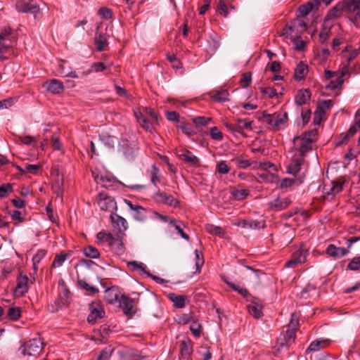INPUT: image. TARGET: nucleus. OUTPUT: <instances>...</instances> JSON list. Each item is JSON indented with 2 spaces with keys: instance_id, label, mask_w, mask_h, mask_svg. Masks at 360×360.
Instances as JSON below:
<instances>
[{
  "instance_id": "1",
  "label": "nucleus",
  "mask_w": 360,
  "mask_h": 360,
  "mask_svg": "<svg viewBox=\"0 0 360 360\" xmlns=\"http://www.w3.org/2000/svg\"><path fill=\"white\" fill-rule=\"evenodd\" d=\"M359 6H360L359 0H344L342 1H340L328 11L324 20L326 22L330 20L338 18L344 10L356 12V8H358Z\"/></svg>"
},
{
  "instance_id": "2",
  "label": "nucleus",
  "mask_w": 360,
  "mask_h": 360,
  "mask_svg": "<svg viewBox=\"0 0 360 360\" xmlns=\"http://www.w3.org/2000/svg\"><path fill=\"white\" fill-rule=\"evenodd\" d=\"M260 120L266 122L267 124L271 126L274 129L278 130L282 124L287 122L288 113L284 112L283 113L275 112L272 115L267 113L266 111L262 112V117L259 118Z\"/></svg>"
},
{
  "instance_id": "3",
  "label": "nucleus",
  "mask_w": 360,
  "mask_h": 360,
  "mask_svg": "<svg viewBox=\"0 0 360 360\" xmlns=\"http://www.w3.org/2000/svg\"><path fill=\"white\" fill-rule=\"evenodd\" d=\"M253 121H249L245 119H236L234 123L224 122V124L226 128L233 134L238 133L243 137H248V135L244 132V129L252 130Z\"/></svg>"
},
{
  "instance_id": "4",
  "label": "nucleus",
  "mask_w": 360,
  "mask_h": 360,
  "mask_svg": "<svg viewBox=\"0 0 360 360\" xmlns=\"http://www.w3.org/2000/svg\"><path fill=\"white\" fill-rule=\"evenodd\" d=\"M137 301L122 294L119 300V307L122 309L125 316L131 319L137 312Z\"/></svg>"
},
{
  "instance_id": "5",
  "label": "nucleus",
  "mask_w": 360,
  "mask_h": 360,
  "mask_svg": "<svg viewBox=\"0 0 360 360\" xmlns=\"http://www.w3.org/2000/svg\"><path fill=\"white\" fill-rule=\"evenodd\" d=\"M20 349L23 355L37 357L42 352L43 344L39 339L33 338L22 344Z\"/></svg>"
},
{
  "instance_id": "6",
  "label": "nucleus",
  "mask_w": 360,
  "mask_h": 360,
  "mask_svg": "<svg viewBox=\"0 0 360 360\" xmlns=\"http://www.w3.org/2000/svg\"><path fill=\"white\" fill-rule=\"evenodd\" d=\"M89 309L90 313L87 316V321L91 324H95L97 319H101L105 316V311L100 300L92 301L89 305Z\"/></svg>"
},
{
  "instance_id": "7",
  "label": "nucleus",
  "mask_w": 360,
  "mask_h": 360,
  "mask_svg": "<svg viewBox=\"0 0 360 360\" xmlns=\"http://www.w3.org/2000/svg\"><path fill=\"white\" fill-rule=\"evenodd\" d=\"M98 205L101 210L110 212L111 214L117 210V203L114 198L101 192L98 194Z\"/></svg>"
},
{
  "instance_id": "8",
  "label": "nucleus",
  "mask_w": 360,
  "mask_h": 360,
  "mask_svg": "<svg viewBox=\"0 0 360 360\" xmlns=\"http://www.w3.org/2000/svg\"><path fill=\"white\" fill-rule=\"evenodd\" d=\"M308 255L309 251L307 249L300 248L292 253L290 259L285 262V266L295 268L298 264L304 263Z\"/></svg>"
},
{
  "instance_id": "9",
  "label": "nucleus",
  "mask_w": 360,
  "mask_h": 360,
  "mask_svg": "<svg viewBox=\"0 0 360 360\" xmlns=\"http://www.w3.org/2000/svg\"><path fill=\"white\" fill-rule=\"evenodd\" d=\"M96 238L100 243H107L112 248L117 246L118 250H122L124 248L122 241L118 238H115L110 233L100 231L97 233Z\"/></svg>"
},
{
  "instance_id": "10",
  "label": "nucleus",
  "mask_w": 360,
  "mask_h": 360,
  "mask_svg": "<svg viewBox=\"0 0 360 360\" xmlns=\"http://www.w3.org/2000/svg\"><path fill=\"white\" fill-rule=\"evenodd\" d=\"M124 202L134 212L133 217L139 221H144L147 219L148 210L139 205L133 204L131 201L124 199Z\"/></svg>"
},
{
  "instance_id": "11",
  "label": "nucleus",
  "mask_w": 360,
  "mask_h": 360,
  "mask_svg": "<svg viewBox=\"0 0 360 360\" xmlns=\"http://www.w3.org/2000/svg\"><path fill=\"white\" fill-rule=\"evenodd\" d=\"M42 87L53 94H60L65 90L63 83L56 79L46 81L43 83Z\"/></svg>"
},
{
  "instance_id": "12",
  "label": "nucleus",
  "mask_w": 360,
  "mask_h": 360,
  "mask_svg": "<svg viewBox=\"0 0 360 360\" xmlns=\"http://www.w3.org/2000/svg\"><path fill=\"white\" fill-rule=\"evenodd\" d=\"M356 132L357 127L352 125L346 132L335 136L334 139L335 147H339L343 144H347L349 142V139L353 137Z\"/></svg>"
},
{
  "instance_id": "13",
  "label": "nucleus",
  "mask_w": 360,
  "mask_h": 360,
  "mask_svg": "<svg viewBox=\"0 0 360 360\" xmlns=\"http://www.w3.org/2000/svg\"><path fill=\"white\" fill-rule=\"evenodd\" d=\"M291 203L292 201L288 198H281L278 197L269 202L268 206L271 211L280 212L288 208Z\"/></svg>"
},
{
  "instance_id": "14",
  "label": "nucleus",
  "mask_w": 360,
  "mask_h": 360,
  "mask_svg": "<svg viewBox=\"0 0 360 360\" xmlns=\"http://www.w3.org/2000/svg\"><path fill=\"white\" fill-rule=\"evenodd\" d=\"M121 295L117 286H112L105 290L104 300L107 303L112 304L117 302H119Z\"/></svg>"
},
{
  "instance_id": "15",
  "label": "nucleus",
  "mask_w": 360,
  "mask_h": 360,
  "mask_svg": "<svg viewBox=\"0 0 360 360\" xmlns=\"http://www.w3.org/2000/svg\"><path fill=\"white\" fill-rule=\"evenodd\" d=\"M71 301V292L66 286L63 288L61 292H60L58 298L55 301V305L56 310L63 308V307H68Z\"/></svg>"
},
{
  "instance_id": "16",
  "label": "nucleus",
  "mask_w": 360,
  "mask_h": 360,
  "mask_svg": "<svg viewBox=\"0 0 360 360\" xmlns=\"http://www.w3.org/2000/svg\"><path fill=\"white\" fill-rule=\"evenodd\" d=\"M237 226L242 227L244 229H259L264 228L265 221L253 220L250 219H240L237 223L235 224Z\"/></svg>"
},
{
  "instance_id": "17",
  "label": "nucleus",
  "mask_w": 360,
  "mask_h": 360,
  "mask_svg": "<svg viewBox=\"0 0 360 360\" xmlns=\"http://www.w3.org/2000/svg\"><path fill=\"white\" fill-rule=\"evenodd\" d=\"M110 218L112 226L117 229L120 233H122L127 229L128 226L126 219L124 217L117 214L115 212L110 214Z\"/></svg>"
},
{
  "instance_id": "18",
  "label": "nucleus",
  "mask_w": 360,
  "mask_h": 360,
  "mask_svg": "<svg viewBox=\"0 0 360 360\" xmlns=\"http://www.w3.org/2000/svg\"><path fill=\"white\" fill-rule=\"evenodd\" d=\"M180 354L184 359L188 360L193 353V342L186 338L180 342Z\"/></svg>"
},
{
  "instance_id": "19",
  "label": "nucleus",
  "mask_w": 360,
  "mask_h": 360,
  "mask_svg": "<svg viewBox=\"0 0 360 360\" xmlns=\"http://www.w3.org/2000/svg\"><path fill=\"white\" fill-rule=\"evenodd\" d=\"M298 141H300V143L296 150H297L300 155L303 157L307 153L312 150L314 140L311 138L300 137L298 139Z\"/></svg>"
},
{
  "instance_id": "20",
  "label": "nucleus",
  "mask_w": 360,
  "mask_h": 360,
  "mask_svg": "<svg viewBox=\"0 0 360 360\" xmlns=\"http://www.w3.org/2000/svg\"><path fill=\"white\" fill-rule=\"evenodd\" d=\"M326 252L330 257L338 259L345 256L349 252V250L345 248H338L333 244H330L327 247Z\"/></svg>"
},
{
  "instance_id": "21",
  "label": "nucleus",
  "mask_w": 360,
  "mask_h": 360,
  "mask_svg": "<svg viewBox=\"0 0 360 360\" xmlns=\"http://www.w3.org/2000/svg\"><path fill=\"white\" fill-rule=\"evenodd\" d=\"M311 91L309 89H300L295 96V103L297 106H302L311 99Z\"/></svg>"
},
{
  "instance_id": "22",
  "label": "nucleus",
  "mask_w": 360,
  "mask_h": 360,
  "mask_svg": "<svg viewBox=\"0 0 360 360\" xmlns=\"http://www.w3.org/2000/svg\"><path fill=\"white\" fill-rule=\"evenodd\" d=\"M28 277L27 276H21L18 278V283L15 289V294L18 296L24 295L28 290Z\"/></svg>"
},
{
  "instance_id": "23",
  "label": "nucleus",
  "mask_w": 360,
  "mask_h": 360,
  "mask_svg": "<svg viewBox=\"0 0 360 360\" xmlns=\"http://www.w3.org/2000/svg\"><path fill=\"white\" fill-rule=\"evenodd\" d=\"M210 95L214 102L223 103L229 101V93L226 89L213 90L210 92Z\"/></svg>"
},
{
  "instance_id": "24",
  "label": "nucleus",
  "mask_w": 360,
  "mask_h": 360,
  "mask_svg": "<svg viewBox=\"0 0 360 360\" xmlns=\"http://www.w3.org/2000/svg\"><path fill=\"white\" fill-rule=\"evenodd\" d=\"M330 342L331 341L329 339H316L311 342V344L307 349V352H317L321 349L326 347L330 343Z\"/></svg>"
},
{
  "instance_id": "25",
  "label": "nucleus",
  "mask_w": 360,
  "mask_h": 360,
  "mask_svg": "<svg viewBox=\"0 0 360 360\" xmlns=\"http://www.w3.org/2000/svg\"><path fill=\"white\" fill-rule=\"evenodd\" d=\"M262 308V305L259 304L257 298L254 297V300L248 305V311L255 318L259 319L263 316Z\"/></svg>"
},
{
  "instance_id": "26",
  "label": "nucleus",
  "mask_w": 360,
  "mask_h": 360,
  "mask_svg": "<svg viewBox=\"0 0 360 360\" xmlns=\"http://www.w3.org/2000/svg\"><path fill=\"white\" fill-rule=\"evenodd\" d=\"M308 72V66L304 62L300 61L294 71V77L296 80L300 81L305 78Z\"/></svg>"
},
{
  "instance_id": "27",
  "label": "nucleus",
  "mask_w": 360,
  "mask_h": 360,
  "mask_svg": "<svg viewBox=\"0 0 360 360\" xmlns=\"http://www.w3.org/2000/svg\"><path fill=\"white\" fill-rule=\"evenodd\" d=\"M291 343L288 342L284 336H279L276 340L275 346L273 349V353L275 356L278 355V354L283 349H288Z\"/></svg>"
},
{
  "instance_id": "28",
  "label": "nucleus",
  "mask_w": 360,
  "mask_h": 360,
  "mask_svg": "<svg viewBox=\"0 0 360 360\" xmlns=\"http://www.w3.org/2000/svg\"><path fill=\"white\" fill-rule=\"evenodd\" d=\"M179 158L186 163L191 164L193 166H198L200 163L199 158L193 155L192 153L188 150H186L185 153L179 154Z\"/></svg>"
},
{
  "instance_id": "29",
  "label": "nucleus",
  "mask_w": 360,
  "mask_h": 360,
  "mask_svg": "<svg viewBox=\"0 0 360 360\" xmlns=\"http://www.w3.org/2000/svg\"><path fill=\"white\" fill-rule=\"evenodd\" d=\"M168 297L174 303V305L179 309L185 307L186 300L188 298L186 295H176L175 293L169 294Z\"/></svg>"
},
{
  "instance_id": "30",
  "label": "nucleus",
  "mask_w": 360,
  "mask_h": 360,
  "mask_svg": "<svg viewBox=\"0 0 360 360\" xmlns=\"http://www.w3.org/2000/svg\"><path fill=\"white\" fill-rule=\"evenodd\" d=\"M94 44L98 51H104L108 46V39L105 35L100 34L94 37Z\"/></svg>"
},
{
  "instance_id": "31",
  "label": "nucleus",
  "mask_w": 360,
  "mask_h": 360,
  "mask_svg": "<svg viewBox=\"0 0 360 360\" xmlns=\"http://www.w3.org/2000/svg\"><path fill=\"white\" fill-rule=\"evenodd\" d=\"M72 255V251H62L59 255H56L53 263L51 264V266L53 268L60 267L63 265V262L65 261V259L68 257H71Z\"/></svg>"
},
{
  "instance_id": "32",
  "label": "nucleus",
  "mask_w": 360,
  "mask_h": 360,
  "mask_svg": "<svg viewBox=\"0 0 360 360\" xmlns=\"http://www.w3.org/2000/svg\"><path fill=\"white\" fill-rule=\"evenodd\" d=\"M223 281L224 283L232 290L234 291L238 292L240 295H241L243 297L248 298L249 296H251L249 291L247 288L240 287L239 285H236L235 283H232L231 281H229L227 278H224Z\"/></svg>"
},
{
  "instance_id": "33",
  "label": "nucleus",
  "mask_w": 360,
  "mask_h": 360,
  "mask_svg": "<svg viewBox=\"0 0 360 360\" xmlns=\"http://www.w3.org/2000/svg\"><path fill=\"white\" fill-rule=\"evenodd\" d=\"M217 10L219 15L227 18L230 10H235V7L232 5L228 6L225 0H219L217 4Z\"/></svg>"
},
{
  "instance_id": "34",
  "label": "nucleus",
  "mask_w": 360,
  "mask_h": 360,
  "mask_svg": "<svg viewBox=\"0 0 360 360\" xmlns=\"http://www.w3.org/2000/svg\"><path fill=\"white\" fill-rule=\"evenodd\" d=\"M302 161V159L293 158L287 167L288 173L295 176L301 169Z\"/></svg>"
},
{
  "instance_id": "35",
  "label": "nucleus",
  "mask_w": 360,
  "mask_h": 360,
  "mask_svg": "<svg viewBox=\"0 0 360 360\" xmlns=\"http://www.w3.org/2000/svg\"><path fill=\"white\" fill-rule=\"evenodd\" d=\"M332 186L329 188H326L324 187V193L328 195H332L334 196L335 195L341 192L343 189V182H337L333 181L331 182Z\"/></svg>"
},
{
  "instance_id": "36",
  "label": "nucleus",
  "mask_w": 360,
  "mask_h": 360,
  "mask_svg": "<svg viewBox=\"0 0 360 360\" xmlns=\"http://www.w3.org/2000/svg\"><path fill=\"white\" fill-rule=\"evenodd\" d=\"M21 317V309L18 307H10L7 311L6 318L11 321H16Z\"/></svg>"
},
{
  "instance_id": "37",
  "label": "nucleus",
  "mask_w": 360,
  "mask_h": 360,
  "mask_svg": "<svg viewBox=\"0 0 360 360\" xmlns=\"http://www.w3.org/2000/svg\"><path fill=\"white\" fill-rule=\"evenodd\" d=\"M205 230L210 234L224 238L226 232L221 226H215L213 224L205 225Z\"/></svg>"
},
{
  "instance_id": "38",
  "label": "nucleus",
  "mask_w": 360,
  "mask_h": 360,
  "mask_svg": "<svg viewBox=\"0 0 360 360\" xmlns=\"http://www.w3.org/2000/svg\"><path fill=\"white\" fill-rule=\"evenodd\" d=\"M331 34V27H328L325 23L323 25L319 33V42L324 44L327 42Z\"/></svg>"
},
{
  "instance_id": "39",
  "label": "nucleus",
  "mask_w": 360,
  "mask_h": 360,
  "mask_svg": "<svg viewBox=\"0 0 360 360\" xmlns=\"http://www.w3.org/2000/svg\"><path fill=\"white\" fill-rule=\"evenodd\" d=\"M326 114L323 105H318L314 113L313 123L314 125H319L323 120V116Z\"/></svg>"
},
{
  "instance_id": "40",
  "label": "nucleus",
  "mask_w": 360,
  "mask_h": 360,
  "mask_svg": "<svg viewBox=\"0 0 360 360\" xmlns=\"http://www.w3.org/2000/svg\"><path fill=\"white\" fill-rule=\"evenodd\" d=\"M160 169L154 164L151 167L150 171V182L155 186L158 187V184L160 182V176L159 175Z\"/></svg>"
},
{
  "instance_id": "41",
  "label": "nucleus",
  "mask_w": 360,
  "mask_h": 360,
  "mask_svg": "<svg viewBox=\"0 0 360 360\" xmlns=\"http://www.w3.org/2000/svg\"><path fill=\"white\" fill-rule=\"evenodd\" d=\"M303 182V178H298L297 179L285 178L283 179L279 186L281 189L288 188L292 187L295 184L297 183L300 184Z\"/></svg>"
},
{
  "instance_id": "42",
  "label": "nucleus",
  "mask_w": 360,
  "mask_h": 360,
  "mask_svg": "<svg viewBox=\"0 0 360 360\" xmlns=\"http://www.w3.org/2000/svg\"><path fill=\"white\" fill-rule=\"evenodd\" d=\"M193 124L196 127H206L211 122L212 119L211 117H207L204 116H197L192 119Z\"/></svg>"
},
{
  "instance_id": "43",
  "label": "nucleus",
  "mask_w": 360,
  "mask_h": 360,
  "mask_svg": "<svg viewBox=\"0 0 360 360\" xmlns=\"http://www.w3.org/2000/svg\"><path fill=\"white\" fill-rule=\"evenodd\" d=\"M177 128L180 129L189 138L195 134L191 124L182 122L177 125Z\"/></svg>"
},
{
  "instance_id": "44",
  "label": "nucleus",
  "mask_w": 360,
  "mask_h": 360,
  "mask_svg": "<svg viewBox=\"0 0 360 360\" xmlns=\"http://www.w3.org/2000/svg\"><path fill=\"white\" fill-rule=\"evenodd\" d=\"M112 352L113 349L111 346L106 347L99 352L94 360H109Z\"/></svg>"
},
{
  "instance_id": "45",
  "label": "nucleus",
  "mask_w": 360,
  "mask_h": 360,
  "mask_svg": "<svg viewBox=\"0 0 360 360\" xmlns=\"http://www.w3.org/2000/svg\"><path fill=\"white\" fill-rule=\"evenodd\" d=\"M83 252L86 257L92 259H97L100 256V252L98 249L91 245L84 248Z\"/></svg>"
},
{
  "instance_id": "46",
  "label": "nucleus",
  "mask_w": 360,
  "mask_h": 360,
  "mask_svg": "<svg viewBox=\"0 0 360 360\" xmlns=\"http://www.w3.org/2000/svg\"><path fill=\"white\" fill-rule=\"evenodd\" d=\"M179 223H181V221H177L175 219H172L169 220V224L175 228V229L177 231L178 233L185 240H189V236L186 233L184 230L181 229V226L179 225Z\"/></svg>"
},
{
  "instance_id": "47",
  "label": "nucleus",
  "mask_w": 360,
  "mask_h": 360,
  "mask_svg": "<svg viewBox=\"0 0 360 360\" xmlns=\"http://www.w3.org/2000/svg\"><path fill=\"white\" fill-rule=\"evenodd\" d=\"M231 194L235 200H243L250 195V191L248 189H235Z\"/></svg>"
},
{
  "instance_id": "48",
  "label": "nucleus",
  "mask_w": 360,
  "mask_h": 360,
  "mask_svg": "<svg viewBox=\"0 0 360 360\" xmlns=\"http://www.w3.org/2000/svg\"><path fill=\"white\" fill-rule=\"evenodd\" d=\"M100 181L103 184V186L105 188H109L113 186L115 184L117 183L116 179L110 175L101 176Z\"/></svg>"
},
{
  "instance_id": "49",
  "label": "nucleus",
  "mask_w": 360,
  "mask_h": 360,
  "mask_svg": "<svg viewBox=\"0 0 360 360\" xmlns=\"http://www.w3.org/2000/svg\"><path fill=\"white\" fill-rule=\"evenodd\" d=\"M314 7V3L307 2L299 6L298 12L301 16H306L313 10Z\"/></svg>"
},
{
  "instance_id": "50",
  "label": "nucleus",
  "mask_w": 360,
  "mask_h": 360,
  "mask_svg": "<svg viewBox=\"0 0 360 360\" xmlns=\"http://www.w3.org/2000/svg\"><path fill=\"white\" fill-rule=\"evenodd\" d=\"M167 59L170 63L172 67L176 70L183 68L182 63L178 58L176 57L174 54H167Z\"/></svg>"
},
{
  "instance_id": "51",
  "label": "nucleus",
  "mask_w": 360,
  "mask_h": 360,
  "mask_svg": "<svg viewBox=\"0 0 360 360\" xmlns=\"http://www.w3.org/2000/svg\"><path fill=\"white\" fill-rule=\"evenodd\" d=\"M13 33V29L10 25H6L2 27L0 30V41L8 40V37ZM9 41H11L9 39Z\"/></svg>"
},
{
  "instance_id": "52",
  "label": "nucleus",
  "mask_w": 360,
  "mask_h": 360,
  "mask_svg": "<svg viewBox=\"0 0 360 360\" xmlns=\"http://www.w3.org/2000/svg\"><path fill=\"white\" fill-rule=\"evenodd\" d=\"M347 269L351 271H360V256L355 257L349 262Z\"/></svg>"
},
{
  "instance_id": "53",
  "label": "nucleus",
  "mask_w": 360,
  "mask_h": 360,
  "mask_svg": "<svg viewBox=\"0 0 360 360\" xmlns=\"http://www.w3.org/2000/svg\"><path fill=\"white\" fill-rule=\"evenodd\" d=\"M252 80V74L250 72H245L242 75L240 79V86L243 88H246L250 86Z\"/></svg>"
},
{
  "instance_id": "54",
  "label": "nucleus",
  "mask_w": 360,
  "mask_h": 360,
  "mask_svg": "<svg viewBox=\"0 0 360 360\" xmlns=\"http://www.w3.org/2000/svg\"><path fill=\"white\" fill-rule=\"evenodd\" d=\"M235 165L240 169H246L251 166L252 163L249 160H242L239 158H236L231 160Z\"/></svg>"
},
{
  "instance_id": "55",
  "label": "nucleus",
  "mask_w": 360,
  "mask_h": 360,
  "mask_svg": "<svg viewBox=\"0 0 360 360\" xmlns=\"http://www.w3.org/2000/svg\"><path fill=\"white\" fill-rule=\"evenodd\" d=\"M195 255L196 272L200 273V269L204 264L203 256L202 254L200 252H198L197 250H195Z\"/></svg>"
},
{
  "instance_id": "56",
  "label": "nucleus",
  "mask_w": 360,
  "mask_h": 360,
  "mask_svg": "<svg viewBox=\"0 0 360 360\" xmlns=\"http://www.w3.org/2000/svg\"><path fill=\"white\" fill-rule=\"evenodd\" d=\"M216 169L219 174H226L229 173L230 167L228 166L226 161L222 160L217 163Z\"/></svg>"
},
{
  "instance_id": "57",
  "label": "nucleus",
  "mask_w": 360,
  "mask_h": 360,
  "mask_svg": "<svg viewBox=\"0 0 360 360\" xmlns=\"http://www.w3.org/2000/svg\"><path fill=\"white\" fill-rule=\"evenodd\" d=\"M127 265H128V266H132L133 271L140 270L143 274H145L146 275H147V273H148V271H147L146 269V266H143V264L142 263H139L136 261L129 262L127 263Z\"/></svg>"
},
{
  "instance_id": "58",
  "label": "nucleus",
  "mask_w": 360,
  "mask_h": 360,
  "mask_svg": "<svg viewBox=\"0 0 360 360\" xmlns=\"http://www.w3.org/2000/svg\"><path fill=\"white\" fill-rule=\"evenodd\" d=\"M98 14L102 18L105 20L111 19L113 15L112 10L107 7H101L98 10Z\"/></svg>"
},
{
  "instance_id": "59",
  "label": "nucleus",
  "mask_w": 360,
  "mask_h": 360,
  "mask_svg": "<svg viewBox=\"0 0 360 360\" xmlns=\"http://www.w3.org/2000/svg\"><path fill=\"white\" fill-rule=\"evenodd\" d=\"M344 82L343 79L341 78V77H337L335 80H332L330 82V83L326 85V89H330L331 90H335L339 87H340Z\"/></svg>"
},
{
  "instance_id": "60",
  "label": "nucleus",
  "mask_w": 360,
  "mask_h": 360,
  "mask_svg": "<svg viewBox=\"0 0 360 360\" xmlns=\"http://www.w3.org/2000/svg\"><path fill=\"white\" fill-rule=\"evenodd\" d=\"M190 330L195 337L199 338L202 333V326L200 323L194 321L190 326Z\"/></svg>"
},
{
  "instance_id": "61",
  "label": "nucleus",
  "mask_w": 360,
  "mask_h": 360,
  "mask_svg": "<svg viewBox=\"0 0 360 360\" xmlns=\"http://www.w3.org/2000/svg\"><path fill=\"white\" fill-rule=\"evenodd\" d=\"M13 191V186L11 184H3L0 186V198H5L6 194Z\"/></svg>"
},
{
  "instance_id": "62",
  "label": "nucleus",
  "mask_w": 360,
  "mask_h": 360,
  "mask_svg": "<svg viewBox=\"0 0 360 360\" xmlns=\"http://www.w3.org/2000/svg\"><path fill=\"white\" fill-rule=\"evenodd\" d=\"M291 24H293V26L297 28L300 27L302 29V30L300 31L299 34H302L304 32H305L307 30V24L302 20H300L297 18L293 19L291 22Z\"/></svg>"
},
{
  "instance_id": "63",
  "label": "nucleus",
  "mask_w": 360,
  "mask_h": 360,
  "mask_svg": "<svg viewBox=\"0 0 360 360\" xmlns=\"http://www.w3.org/2000/svg\"><path fill=\"white\" fill-rule=\"evenodd\" d=\"M211 138L214 141H221L223 139V134L217 127H213L210 131Z\"/></svg>"
},
{
  "instance_id": "64",
  "label": "nucleus",
  "mask_w": 360,
  "mask_h": 360,
  "mask_svg": "<svg viewBox=\"0 0 360 360\" xmlns=\"http://www.w3.org/2000/svg\"><path fill=\"white\" fill-rule=\"evenodd\" d=\"M37 10L38 7L36 5L29 3L22 4V8H20L18 11L22 13H35Z\"/></svg>"
}]
</instances>
